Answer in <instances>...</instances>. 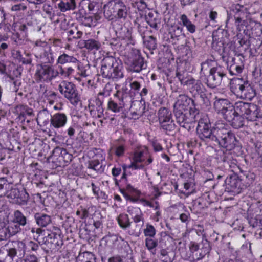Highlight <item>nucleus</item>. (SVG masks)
<instances>
[{
  "instance_id": "obj_1",
  "label": "nucleus",
  "mask_w": 262,
  "mask_h": 262,
  "mask_svg": "<svg viewBox=\"0 0 262 262\" xmlns=\"http://www.w3.org/2000/svg\"><path fill=\"white\" fill-rule=\"evenodd\" d=\"M14 183L12 177L0 178V197L6 196L19 205L27 204L30 198L29 193L24 187H14Z\"/></svg>"
},
{
  "instance_id": "obj_2",
  "label": "nucleus",
  "mask_w": 262,
  "mask_h": 262,
  "mask_svg": "<svg viewBox=\"0 0 262 262\" xmlns=\"http://www.w3.org/2000/svg\"><path fill=\"white\" fill-rule=\"evenodd\" d=\"M104 16L111 24L118 19L125 20L129 8H127L122 0H110L103 7Z\"/></svg>"
},
{
  "instance_id": "obj_3",
  "label": "nucleus",
  "mask_w": 262,
  "mask_h": 262,
  "mask_svg": "<svg viewBox=\"0 0 262 262\" xmlns=\"http://www.w3.org/2000/svg\"><path fill=\"white\" fill-rule=\"evenodd\" d=\"M215 135L212 146L223 147L229 151L240 146L235 134L224 126H219Z\"/></svg>"
},
{
  "instance_id": "obj_4",
  "label": "nucleus",
  "mask_w": 262,
  "mask_h": 262,
  "mask_svg": "<svg viewBox=\"0 0 262 262\" xmlns=\"http://www.w3.org/2000/svg\"><path fill=\"white\" fill-rule=\"evenodd\" d=\"M133 98L126 86H123L120 90L117 91L114 98L108 102V108L112 111L117 113L123 111L125 106H130Z\"/></svg>"
},
{
  "instance_id": "obj_5",
  "label": "nucleus",
  "mask_w": 262,
  "mask_h": 262,
  "mask_svg": "<svg viewBox=\"0 0 262 262\" xmlns=\"http://www.w3.org/2000/svg\"><path fill=\"white\" fill-rule=\"evenodd\" d=\"M219 126L212 127L209 119L207 116L200 118L196 127L199 138L206 144L212 146Z\"/></svg>"
},
{
  "instance_id": "obj_6",
  "label": "nucleus",
  "mask_w": 262,
  "mask_h": 262,
  "mask_svg": "<svg viewBox=\"0 0 262 262\" xmlns=\"http://www.w3.org/2000/svg\"><path fill=\"white\" fill-rule=\"evenodd\" d=\"M250 13L248 8L245 5L234 3L229 7L228 13V18L234 21L237 29L240 31L244 26H246L247 18Z\"/></svg>"
},
{
  "instance_id": "obj_7",
  "label": "nucleus",
  "mask_w": 262,
  "mask_h": 262,
  "mask_svg": "<svg viewBox=\"0 0 262 262\" xmlns=\"http://www.w3.org/2000/svg\"><path fill=\"white\" fill-rule=\"evenodd\" d=\"M242 174H236L227 177L225 181L226 189L230 191L239 192L242 189L246 188L252 183V180L249 178L247 174H244L241 170Z\"/></svg>"
},
{
  "instance_id": "obj_8",
  "label": "nucleus",
  "mask_w": 262,
  "mask_h": 262,
  "mask_svg": "<svg viewBox=\"0 0 262 262\" xmlns=\"http://www.w3.org/2000/svg\"><path fill=\"white\" fill-rule=\"evenodd\" d=\"M58 90L73 105L77 106L81 101L80 95L73 82L63 80L59 84Z\"/></svg>"
},
{
  "instance_id": "obj_9",
  "label": "nucleus",
  "mask_w": 262,
  "mask_h": 262,
  "mask_svg": "<svg viewBox=\"0 0 262 262\" xmlns=\"http://www.w3.org/2000/svg\"><path fill=\"white\" fill-rule=\"evenodd\" d=\"M35 74L36 80L38 82H50L60 75L59 70H56L52 64L41 63L36 66Z\"/></svg>"
},
{
  "instance_id": "obj_10",
  "label": "nucleus",
  "mask_w": 262,
  "mask_h": 262,
  "mask_svg": "<svg viewBox=\"0 0 262 262\" xmlns=\"http://www.w3.org/2000/svg\"><path fill=\"white\" fill-rule=\"evenodd\" d=\"M233 84L232 89L234 93L241 99L251 101L256 95L255 89L248 81L237 79Z\"/></svg>"
},
{
  "instance_id": "obj_11",
  "label": "nucleus",
  "mask_w": 262,
  "mask_h": 262,
  "mask_svg": "<svg viewBox=\"0 0 262 262\" xmlns=\"http://www.w3.org/2000/svg\"><path fill=\"white\" fill-rule=\"evenodd\" d=\"M125 63L127 66V70L130 72L140 73L147 68L146 62L138 50H132Z\"/></svg>"
},
{
  "instance_id": "obj_12",
  "label": "nucleus",
  "mask_w": 262,
  "mask_h": 262,
  "mask_svg": "<svg viewBox=\"0 0 262 262\" xmlns=\"http://www.w3.org/2000/svg\"><path fill=\"white\" fill-rule=\"evenodd\" d=\"M227 69L224 67L216 66L210 68L207 76L205 84L208 88L214 89L221 84L223 78L226 77Z\"/></svg>"
},
{
  "instance_id": "obj_13",
  "label": "nucleus",
  "mask_w": 262,
  "mask_h": 262,
  "mask_svg": "<svg viewBox=\"0 0 262 262\" xmlns=\"http://www.w3.org/2000/svg\"><path fill=\"white\" fill-rule=\"evenodd\" d=\"M57 232H52L44 236L41 245H45L51 250H58L63 245V241L60 235V230L57 228Z\"/></svg>"
},
{
  "instance_id": "obj_14",
  "label": "nucleus",
  "mask_w": 262,
  "mask_h": 262,
  "mask_svg": "<svg viewBox=\"0 0 262 262\" xmlns=\"http://www.w3.org/2000/svg\"><path fill=\"white\" fill-rule=\"evenodd\" d=\"M173 113L177 122L181 127L188 131L191 129L190 123L196 121L195 118L191 115H189V110H183L173 108Z\"/></svg>"
},
{
  "instance_id": "obj_15",
  "label": "nucleus",
  "mask_w": 262,
  "mask_h": 262,
  "mask_svg": "<svg viewBox=\"0 0 262 262\" xmlns=\"http://www.w3.org/2000/svg\"><path fill=\"white\" fill-rule=\"evenodd\" d=\"M51 158L55 162H58L60 166H65L71 162L73 155L67 150L59 147H55L52 151Z\"/></svg>"
},
{
  "instance_id": "obj_16",
  "label": "nucleus",
  "mask_w": 262,
  "mask_h": 262,
  "mask_svg": "<svg viewBox=\"0 0 262 262\" xmlns=\"http://www.w3.org/2000/svg\"><path fill=\"white\" fill-rule=\"evenodd\" d=\"M213 102V108L216 113L224 119L234 109L233 105L227 99L219 98L215 97Z\"/></svg>"
},
{
  "instance_id": "obj_17",
  "label": "nucleus",
  "mask_w": 262,
  "mask_h": 262,
  "mask_svg": "<svg viewBox=\"0 0 262 262\" xmlns=\"http://www.w3.org/2000/svg\"><path fill=\"white\" fill-rule=\"evenodd\" d=\"M224 119L228 122L234 129H239L245 125V118L234 108L227 114Z\"/></svg>"
},
{
  "instance_id": "obj_18",
  "label": "nucleus",
  "mask_w": 262,
  "mask_h": 262,
  "mask_svg": "<svg viewBox=\"0 0 262 262\" xmlns=\"http://www.w3.org/2000/svg\"><path fill=\"white\" fill-rule=\"evenodd\" d=\"M244 57L242 54H238L232 57L231 64L227 67L230 74L232 76L238 75L242 73L244 69Z\"/></svg>"
},
{
  "instance_id": "obj_19",
  "label": "nucleus",
  "mask_w": 262,
  "mask_h": 262,
  "mask_svg": "<svg viewBox=\"0 0 262 262\" xmlns=\"http://www.w3.org/2000/svg\"><path fill=\"white\" fill-rule=\"evenodd\" d=\"M13 113L16 116V119L21 122H24L27 117H31L34 115L33 110L27 105L19 104L15 106Z\"/></svg>"
},
{
  "instance_id": "obj_20",
  "label": "nucleus",
  "mask_w": 262,
  "mask_h": 262,
  "mask_svg": "<svg viewBox=\"0 0 262 262\" xmlns=\"http://www.w3.org/2000/svg\"><path fill=\"white\" fill-rule=\"evenodd\" d=\"M89 109L93 118H101L104 117L103 102L99 98H97L93 103L90 102Z\"/></svg>"
},
{
  "instance_id": "obj_21",
  "label": "nucleus",
  "mask_w": 262,
  "mask_h": 262,
  "mask_svg": "<svg viewBox=\"0 0 262 262\" xmlns=\"http://www.w3.org/2000/svg\"><path fill=\"white\" fill-rule=\"evenodd\" d=\"M117 58L113 56L105 57L101 61V67L100 70V74L104 78H106L108 74L111 73V70L113 66L115 63Z\"/></svg>"
},
{
  "instance_id": "obj_22",
  "label": "nucleus",
  "mask_w": 262,
  "mask_h": 262,
  "mask_svg": "<svg viewBox=\"0 0 262 262\" xmlns=\"http://www.w3.org/2000/svg\"><path fill=\"white\" fill-rule=\"evenodd\" d=\"M123 69V67L121 61L117 58L115 63L111 68V73L108 74L106 79L117 80L123 78L124 77Z\"/></svg>"
},
{
  "instance_id": "obj_23",
  "label": "nucleus",
  "mask_w": 262,
  "mask_h": 262,
  "mask_svg": "<svg viewBox=\"0 0 262 262\" xmlns=\"http://www.w3.org/2000/svg\"><path fill=\"white\" fill-rule=\"evenodd\" d=\"M18 29L24 36L27 37L28 34L32 33L35 31H39L41 30V27L37 26L34 21L29 20L20 24Z\"/></svg>"
},
{
  "instance_id": "obj_24",
  "label": "nucleus",
  "mask_w": 262,
  "mask_h": 262,
  "mask_svg": "<svg viewBox=\"0 0 262 262\" xmlns=\"http://www.w3.org/2000/svg\"><path fill=\"white\" fill-rule=\"evenodd\" d=\"M35 222L41 228H45L52 223L51 216L43 211L36 212L34 215Z\"/></svg>"
},
{
  "instance_id": "obj_25",
  "label": "nucleus",
  "mask_w": 262,
  "mask_h": 262,
  "mask_svg": "<svg viewBox=\"0 0 262 262\" xmlns=\"http://www.w3.org/2000/svg\"><path fill=\"white\" fill-rule=\"evenodd\" d=\"M16 257L9 244L0 249V262H16Z\"/></svg>"
},
{
  "instance_id": "obj_26",
  "label": "nucleus",
  "mask_w": 262,
  "mask_h": 262,
  "mask_svg": "<svg viewBox=\"0 0 262 262\" xmlns=\"http://www.w3.org/2000/svg\"><path fill=\"white\" fill-rule=\"evenodd\" d=\"M67 122V117L64 113H57L51 116L50 125L56 129L63 127Z\"/></svg>"
},
{
  "instance_id": "obj_27",
  "label": "nucleus",
  "mask_w": 262,
  "mask_h": 262,
  "mask_svg": "<svg viewBox=\"0 0 262 262\" xmlns=\"http://www.w3.org/2000/svg\"><path fill=\"white\" fill-rule=\"evenodd\" d=\"M190 97L185 94H180L177 98L173 108L183 110H189V102Z\"/></svg>"
},
{
  "instance_id": "obj_28",
  "label": "nucleus",
  "mask_w": 262,
  "mask_h": 262,
  "mask_svg": "<svg viewBox=\"0 0 262 262\" xmlns=\"http://www.w3.org/2000/svg\"><path fill=\"white\" fill-rule=\"evenodd\" d=\"M186 86L189 88V91L193 97L200 95L206 91L205 88L202 82L200 80H196L194 78L193 82H192V84L187 85Z\"/></svg>"
},
{
  "instance_id": "obj_29",
  "label": "nucleus",
  "mask_w": 262,
  "mask_h": 262,
  "mask_svg": "<svg viewBox=\"0 0 262 262\" xmlns=\"http://www.w3.org/2000/svg\"><path fill=\"white\" fill-rule=\"evenodd\" d=\"M169 34L173 44H176L178 41L185 37L183 28L177 25L174 26L170 29Z\"/></svg>"
},
{
  "instance_id": "obj_30",
  "label": "nucleus",
  "mask_w": 262,
  "mask_h": 262,
  "mask_svg": "<svg viewBox=\"0 0 262 262\" xmlns=\"http://www.w3.org/2000/svg\"><path fill=\"white\" fill-rule=\"evenodd\" d=\"M15 257L21 258L26 253L25 243L23 241H13L9 244Z\"/></svg>"
},
{
  "instance_id": "obj_31",
  "label": "nucleus",
  "mask_w": 262,
  "mask_h": 262,
  "mask_svg": "<svg viewBox=\"0 0 262 262\" xmlns=\"http://www.w3.org/2000/svg\"><path fill=\"white\" fill-rule=\"evenodd\" d=\"M75 60L76 61H74L75 63V65L68 63L66 64L64 66H58V68L59 70V73L61 76L64 78H67L74 73L75 69H76V67L78 66V64L79 62L76 58H75Z\"/></svg>"
},
{
  "instance_id": "obj_32",
  "label": "nucleus",
  "mask_w": 262,
  "mask_h": 262,
  "mask_svg": "<svg viewBox=\"0 0 262 262\" xmlns=\"http://www.w3.org/2000/svg\"><path fill=\"white\" fill-rule=\"evenodd\" d=\"M145 20L149 26L155 29L158 30L161 25V18L157 13L149 12L145 16Z\"/></svg>"
},
{
  "instance_id": "obj_33",
  "label": "nucleus",
  "mask_w": 262,
  "mask_h": 262,
  "mask_svg": "<svg viewBox=\"0 0 262 262\" xmlns=\"http://www.w3.org/2000/svg\"><path fill=\"white\" fill-rule=\"evenodd\" d=\"M176 76L178 78L181 84L183 86L190 85L193 82V78L190 76L188 72L185 70L181 71L180 69H177Z\"/></svg>"
},
{
  "instance_id": "obj_34",
  "label": "nucleus",
  "mask_w": 262,
  "mask_h": 262,
  "mask_svg": "<svg viewBox=\"0 0 262 262\" xmlns=\"http://www.w3.org/2000/svg\"><path fill=\"white\" fill-rule=\"evenodd\" d=\"M251 103L245 102L243 101L236 102L234 107L237 112L241 114L245 118L248 120V116L250 115V105Z\"/></svg>"
},
{
  "instance_id": "obj_35",
  "label": "nucleus",
  "mask_w": 262,
  "mask_h": 262,
  "mask_svg": "<svg viewBox=\"0 0 262 262\" xmlns=\"http://www.w3.org/2000/svg\"><path fill=\"white\" fill-rule=\"evenodd\" d=\"M251 103L245 102L243 101L236 102L234 107L237 112L241 114L245 118L248 120V116L250 115V105Z\"/></svg>"
},
{
  "instance_id": "obj_36",
  "label": "nucleus",
  "mask_w": 262,
  "mask_h": 262,
  "mask_svg": "<svg viewBox=\"0 0 262 262\" xmlns=\"http://www.w3.org/2000/svg\"><path fill=\"white\" fill-rule=\"evenodd\" d=\"M159 125L160 129L167 135H173L176 133V125L172 119L161 122Z\"/></svg>"
},
{
  "instance_id": "obj_37",
  "label": "nucleus",
  "mask_w": 262,
  "mask_h": 262,
  "mask_svg": "<svg viewBox=\"0 0 262 262\" xmlns=\"http://www.w3.org/2000/svg\"><path fill=\"white\" fill-rule=\"evenodd\" d=\"M39 56V58L44 61L43 63L52 64L54 62L55 56L51 47L44 50Z\"/></svg>"
},
{
  "instance_id": "obj_38",
  "label": "nucleus",
  "mask_w": 262,
  "mask_h": 262,
  "mask_svg": "<svg viewBox=\"0 0 262 262\" xmlns=\"http://www.w3.org/2000/svg\"><path fill=\"white\" fill-rule=\"evenodd\" d=\"M59 3L57 4V7L62 12L69 10H73L76 8V4L75 0H59Z\"/></svg>"
},
{
  "instance_id": "obj_39",
  "label": "nucleus",
  "mask_w": 262,
  "mask_h": 262,
  "mask_svg": "<svg viewBox=\"0 0 262 262\" xmlns=\"http://www.w3.org/2000/svg\"><path fill=\"white\" fill-rule=\"evenodd\" d=\"M212 49L217 52L220 55H222L224 53L225 48L224 41L222 38H217L214 33L212 34Z\"/></svg>"
},
{
  "instance_id": "obj_40",
  "label": "nucleus",
  "mask_w": 262,
  "mask_h": 262,
  "mask_svg": "<svg viewBox=\"0 0 262 262\" xmlns=\"http://www.w3.org/2000/svg\"><path fill=\"white\" fill-rule=\"evenodd\" d=\"M21 73L16 69L13 70L12 74H10L8 77L10 79V82L12 83L13 85V90L17 92L18 90L19 87L21 84L20 82Z\"/></svg>"
},
{
  "instance_id": "obj_41",
  "label": "nucleus",
  "mask_w": 262,
  "mask_h": 262,
  "mask_svg": "<svg viewBox=\"0 0 262 262\" xmlns=\"http://www.w3.org/2000/svg\"><path fill=\"white\" fill-rule=\"evenodd\" d=\"M83 47L85 48L89 51L95 52L99 50L101 48L100 42L95 39H89L83 40Z\"/></svg>"
},
{
  "instance_id": "obj_42",
  "label": "nucleus",
  "mask_w": 262,
  "mask_h": 262,
  "mask_svg": "<svg viewBox=\"0 0 262 262\" xmlns=\"http://www.w3.org/2000/svg\"><path fill=\"white\" fill-rule=\"evenodd\" d=\"M250 107V115L248 116V120L254 121L258 118L262 117L260 107L254 103H251Z\"/></svg>"
},
{
  "instance_id": "obj_43",
  "label": "nucleus",
  "mask_w": 262,
  "mask_h": 262,
  "mask_svg": "<svg viewBox=\"0 0 262 262\" xmlns=\"http://www.w3.org/2000/svg\"><path fill=\"white\" fill-rule=\"evenodd\" d=\"M12 220L23 227L26 226L29 222L27 216L19 210L14 211Z\"/></svg>"
},
{
  "instance_id": "obj_44",
  "label": "nucleus",
  "mask_w": 262,
  "mask_h": 262,
  "mask_svg": "<svg viewBox=\"0 0 262 262\" xmlns=\"http://www.w3.org/2000/svg\"><path fill=\"white\" fill-rule=\"evenodd\" d=\"M158 117L159 123L172 119L171 112L166 107H161L158 110Z\"/></svg>"
},
{
  "instance_id": "obj_45",
  "label": "nucleus",
  "mask_w": 262,
  "mask_h": 262,
  "mask_svg": "<svg viewBox=\"0 0 262 262\" xmlns=\"http://www.w3.org/2000/svg\"><path fill=\"white\" fill-rule=\"evenodd\" d=\"M143 43L144 46L148 50L153 53L152 51L156 50L157 47V39L153 36H149L145 37H143Z\"/></svg>"
},
{
  "instance_id": "obj_46",
  "label": "nucleus",
  "mask_w": 262,
  "mask_h": 262,
  "mask_svg": "<svg viewBox=\"0 0 262 262\" xmlns=\"http://www.w3.org/2000/svg\"><path fill=\"white\" fill-rule=\"evenodd\" d=\"M180 19L183 26L185 27L187 30L190 33H194L196 31V26L192 23L187 15L183 14L181 15Z\"/></svg>"
},
{
  "instance_id": "obj_47",
  "label": "nucleus",
  "mask_w": 262,
  "mask_h": 262,
  "mask_svg": "<svg viewBox=\"0 0 262 262\" xmlns=\"http://www.w3.org/2000/svg\"><path fill=\"white\" fill-rule=\"evenodd\" d=\"M141 162H135V161H132L130 165H127L123 164L122 166L123 172L121 177V179H126V170L127 168L132 169L133 170L142 169L144 168V165L140 164Z\"/></svg>"
},
{
  "instance_id": "obj_48",
  "label": "nucleus",
  "mask_w": 262,
  "mask_h": 262,
  "mask_svg": "<svg viewBox=\"0 0 262 262\" xmlns=\"http://www.w3.org/2000/svg\"><path fill=\"white\" fill-rule=\"evenodd\" d=\"M66 33L68 36L67 40L69 42L73 41V39L80 38L83 34V32L79 30L77 27L68 29Z\"/></svg>"
},
{
  "instance_id": "obj_49",
  "label": "nucleus",
  "mask_w": 262,
  "mask_h": 262,
  "mask_svg": "<svg viewBox=\"0 0 262 262\" xmlns=\"http://www.w3.org/2000/svg\"><path fill=\"white\" fill-rule=\"evenodd\" d=\"M75 58H76V57L74 56L70 55L66 53H63L58 57L57 63L63 65L62 66L68 63L75 65V63L74 61L76 62V60H75Z\"/></svg>"
},
{
  "instance_id": "obj_50",
  "label": "nucleus",
  "mask_w": 262,
  "mask_h": 262,
  "mask_svg": "<svg viewBox=\"0 0 262 262\" xmlns=\"http://www.w3.org/2000/svg\"><path fill=\"white\" fill-rule=\"evenodd\" d=\"M88 168L96 171L98 173H102L104 170L105 166L98 160H92L89 161Z\"/></svg>"
},
{
  "instance_id": "obj_51",
  "label": "nucleus",
  "mask_w": 262,
  "mask_h": 262,
  "mask_svg": "<svg viewBox=\"0 0 262 262\" xmlns=\"http://www.w3.org/2000/svg\"><path fill=\"white\" fill-rule=\"evenodd\" d=\"M200 245V252H199L198 260L203 258L207 254L209 253L211 250L210 243L207 239L203 241Z\"/></svg>"
},
{
  "instance_id": "obj_52",
  "label": "nucleus",
  "mask_w": 262,
  "mask_h": 262,
  "mask_svg": "<svg viewBox=\"0 0 262 262\" xmlns=\"http://www.w3.org/2000/svg\"><path fill=\"white\" fill-rule=\"evenodd\" d=\"M117 221L120 227L123 229L130 227L131 222L128 215L126 214H120L117 218Z\"/></svg>"
},
{
  "instance_id": "obj_53",
  "label": "nucleus",
  "mask_w": 262,
  "mask_h": 262,
  "mask_svg": "<svg viewBox=\"0 0 262 262\" xmlns=\"http://www.w3.org/2000/svg\"><path fill=\"white\" fill-rule=\"evenodd\" d=\"M222 161L231 168H235L237 166V161L233 158V156L229 153L223 155Z\"/></svg>"
},
{
  "instance_id": "obj_54",
  "label": "nucleus",
  "mask_w": 262,
  "mask_h": 262,
  "mask_svg": "<svg viewBox=\"0 0 262 262\" xmlns=\"http://www.w3.org/2000/svg\"><path fill=\"white\" fill-rule=\"evenodd\" d=\"M145 246L147 249L149 250L152 254H156V247L158 246V241L154 239V237H147L145 240Z\"/></svg>"
},
{
  "instance_id": "obj_55",
  "label": "nucleus",
  "mask_w": 262,
  "mask_h": 262,
  "mask_svg": "<svg viewBox=\"0 0 262 262\" xmlns=\"http://www.w3.org/2000/svg\"><path fill=\"white\" fill-rule=\"evenodd\" d=\"M143 226L140 224H134L133 225H130V227L128 228V234L130 235H132L135 237H139L141 233V228Z\"/></svg>"
},
{
  "instance_id": "obj_56",
  "label": "nucleus",
  "mask_w": 262,
  "mask_h": 262,
  "mask_svg": "<svg viewBox=\"0 0 262 262\" xmlns=\"http://www.w3.org/2000/svg\"><path fill=\"white\" fill-rule=\"evenodd\" d=\"M90 68L89 64L83 66V64L79 61L76 69H77L78 71V73L80 76L82 77H86L90 75L89 72Z\"/></svg>"
},
{
  "instance_id": "obj_57",
  "label": "nucleus",
  "mask_w": 262,
  "mask_h": 262,
  "mask_svg": "<svg viewBox=\"0 0 262 262\" xmlns=\"http://www.w3.org/2000/svg\"><path fill=\"white\" fill-rule=\"evenodd\" d=\"M20 226H21L20 225L15 223L14 220H12L8 223V225L7 226L9 230L8 232L10 233H11V234L14 235L21 231V229Z\"/></svg>"
},
{
  "instance_id": "obj_58",
  "label": "nucleus",
  "mask_w": 262,
  "mask_h": 262,
  "mask_svg": "<svg viewBox=\"0 0 262 262\" xmlns=\"http://www.w3.org/2000/svg\"><path fill=\"white\" fill-rule=\"evenodd\" d=\"M190 103L191 106L189 107V115H192L196 119L200 113L199 105L195 102V100L191 98H190L189 104Z\"/></svg>"
},
{
  "instance_id": "obj_59",
  "label": "nucleus",
  "mask_w": 262,
  "mask_h": 262,
  "mask_svg": "<svg viewBox=\"0 0 262 262\" xmlns=\"http://www.w3.org/2000/svg\"><path fill=\"white\" fill-rule=\"evenodd\" d=\"M143 233L146 237H154L156 233V230L153 225L147 223L143 230Z\"/></svg>"
},
{
  "instance_id": "obj_60",
  "label": "nucleus",
  "mask_w": 262,
  "mask_h": 262,
  "mask_svg": "<svg viewBox=\"0 0 262 262\" xmlns=\"http://www.w3.org/2000/svg\"><path fill=\"white\" fill-rule=\"evenodd\" d=\"M102 215L100 213H94L91 219V222L96 229L100 228L102 226Z\"/></svg>"
},
{
  "instance_id": "obj_61",
  "label": "nucleus",
  "mask_w": 262,
  "mask_h": 262,
  "mask_svg": "<svg viewBox=\"0 0 262 262\" xmlns=\"http://www.w3.org/2000/svg\"><path fill=\"white\" fill-rule=\"evenodd\" d=\"M16 57L19 62L24 64H32V59L31 58V55L27 54L26 57H23L19 51H16Z\"/></svg>"
},
{
  "instance_id": "obj_62",
  "label": "nucleus",
  "mask_w": 262,
  "mask_h": 262,
  "mask_svg": "<svg viewBox=\"0 0 262 262\" xmlns=\"http://www.w3.org/2000/svg\"><path fill=\"white\" fill-rule=\"evenodd\" d=\"M137 213L132 217V219L134 224H140L142 226L144 225V219L143 214L139 208L136 209Z\"/></svg>"
},
{
  "instance_id": "obj_63",
  "label": "nucleus",
  "mask_w": 262,
  "mask_h": 262,
  "mask_svg": "<svg viewBox=\"0 0 262 262\" xmlns=\"http://www.w3.org/2000/svg\"><path fill=\"white\" fill-rule=\"evenodd\" d=\"M118 240V237L116 235H107L101 239V242L105 245H110Z\"/></svg>"
},
{
  "instance_id": "obj_64",
  "label": "nucleus",
  "mask_w": 262,
  "mask_h": 262,
  "mask_svg": "<svg viewBox=\"0 0 262 262\" xmlns=\"http://www.w3.org/2000/svg\"><path fill=\"white\" fill-rule=\"evenodd\" d=\"M126 192L129 194L133 198H136L139 199L138 197L140 196L141 192L139 190L133 187L130 184H126Z\"/></svg>"
}]
</instances>
